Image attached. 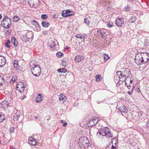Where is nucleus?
I'll return each instance as SVG.
<instances>
[{
	"label": "nucleus",
	"mask_w": 149,
	"mask_h": 149,
	"mask_svg": "<svg viewBox=\"0 0 149 149\" xmlns=\"http://www.w3.org/2000/svg\"><path fill=\"white\" fill-rule=\"evenodd\" d=\"M106 137H112L113 136V134L111 133V132L109 130H107Z\"/></svg>",
	"instance_id": "nucleus-33"
},
{
	"label": "nucleus",
	"mask_w": 149,
	"mask_h": 149,
	"mask_svg": "<svg viewBox=\"0 0 149 149\" xmlns=\"http://www.w3.org/2000/svg\"><path fill=\"white\" fill-rule=\"evenodd\" d=\"M34 118H35V119L36 120L38 118V116H35Z\"/></svg>",
	"instance_id": "nucleus-57"
},
{
	"label": "nucleus",
	"mask_w": 149,
	"mask_h": 149,
	"mask_svg": "<svg viewBox=\"0 0 149 149\" xmlns=\"http://www.w3.org/2000/svg\"><path fill=\"white\" fill-rule=\"evenodd\" d=\"M79 145L82 148L86 149L90 147L91 143H90L87 137H82L79 139Z\"/></svg>",
	"instance_id": "nucleus-1"
},
{
	"label": "nucleus",
	"mask_w": 149,
	"mask_h": 149,
	"mask_svg": "<svg viewBox=\"0 0 149 149\" xmlns=\"http://www.w3.org/2000/svg\"><path fill=\"white\" fill-rule=\"evenodd\" d=\"M67 125V122H65L64 123H63V127H65Z\"/></svg>",
	"instance_id": "nucleus-51"
},
{
	"label": "nucleus",
	"mask_w": 149,
	"mask_h": 149,
	"mask_svg": "<svg viewBox=\"0 0 149 149\" xmlns=\"http://www.w3.org/2000/svg\"><path fill=\"white\" fill-rule=\"evenodd\" d=\"M8 104V103L6 101H3L1 103V108L5 109L7 107Z\"/></svg>",
	"instance_id": "nucleus-21"
},
{
	"label": "nucleus",
	"mask_w": 149,
	"mask_h": 149,
	"mask_svg": "<svg viewBox=\"0 0 149 149\" xmlns=\"http://www.w3.org/2000/svg\"><path fill=\"white\" fill-rule=\"evenodd\" d=\"M113 24L112 22L110 23L107 24V26L109 28H111L113 26Z\"/></svg>",
	"instance_id": "nucleus-45"
},
{
	"label": "nucleus",
	"mask_w": 149,
	"mask_h": 149,
	"mask_svg": "<svg viewBox=\"0 0 149 149\" xmlns=\"http://www.w3.org/2000/svg\"><path fill=\"white\" fill-rule=\"evenodd\" d=\"M56 16V14H54L53 15V17L54 18H55Z\"/></svg>",
	"instance_id": "nucleus-56"
},
{
	"label": "nucleus",
	"mask_w": 149,
	"mask_h": 149,
	"mask_svg": "<svg viewBox=\"0 0 149 149\" xmlns=\"http://www.w3.org/2000/svg\"><path fill=\"white\" fill-rule=\"evenodd\" d=\"M112 144H110L108 145L106 148V149H116L118 147L116 145V143H115L114 145L113 144L112 142H111Z\"/></svg>",
	"instance_id": "nucleus-19"
},
{
	"label": "nucleus",
	"mask_w": 149,
	"mask_h": 149,
	"mask_svg": "<svg viewBox=\"0 0 149 149\" xmlns=\"http://www.w3.org/2000/svg\"><path fill=\"white\" fill-rule=\"evenodd\" d=\"M122 70H123L122 71V77L123 79H122L121 81H124L125 80L126 78L128 77H130L131 75V74L129 69L128 68L124 69L123 68Z\"/></svg>",
	"instance_id": "nucleus-5"
},
{
	"label": "nucleus",
	"mask_w": 149,
	"mask_h": 149,
	"mask_svg": "<svg viewBox=\"0 0 149 149\" xmlns=\"http://www.w3.org/2000/svg\"><path fill=\"white\" fill-rule=\"evenodd\" d=\"M118 110L122 113L125 114L127 112V110L125 106L120 107L118 109Z\"/></svg>",
	"instance_id": "nucleus-18"
},
{
	"label": "nucleus",
	"mask_w": 149,
	"mask_h": 149,
	"mask_svg": "<svg viewBox=\"0 0 149 149\" xmlns=\"http://www.w3.org/2000/svg\"><path fill=\"white\" fill-rule=\"evenodd\" d=\"M128 9H129V7H127V8H125V11H127L128 10Z\"/></svg>",
	"instance_id": "nucleus-53"
},
{
	"label": "nucleus",
	"mask_w": 149,
	"mask_h": 149,
	"mask_svg": "<svg viewBox=\"0 0 149 149\" xmlns=\"http://www.w3.org/2000/svg\"><path fill=\"white\" fill-rule=\"evenodd\" d=\"M1 79L2 81H3L2 82H1L0 84H1V85H2L3 84H3H4V80L3 79V78L1 76Z\"/></svg>",
	"instance_id": "nucleus-48"
},
{
	"label": "nucleus",
	"mask_w": 149,
	"mask_h": 149,
	"mask_svg": "<svg viewBox=\"0 0 149 149\" xmlns=\"http://www.w3.org/2000/svg\"><path fill=\"white\" fill-rule=\"evenodd\" d=\"M143 52L137 53L135 56V60L136 63L138 65H142L141 60L143 59Z\"/></svg>",
	"instance_id": "nucleus-6"
},
{
	"label": "nucleus",
	"mask_w": 149,
	"mask_h": 149,
	"mask_svg": "<svg viewBox=\"0 0 149 149\" xmlns=\"http://www.w3.org/2000/svg\"><path fill=\"white\" fill-rule=\"evenodd\" d=\"M6 59L3 56L1 55V67H3L5 64L6 63Z\"/></svg>",
	"instance_id": "nucleus-22"
},
{
	"label": "nucleus",
	"mask_w": 149,
	"mask_h": 149,
	"mask_svg": "<svg viewBox=\"0 0 149 149\" xmlns=\"http://www.w3.org/2000/svg\"><path fill=\"white\" fill-rule=\"evenodd\" d=\"M66 49H68V46H66Z\"/></svg>",
	"instance_id": "nucleus-62"
},
{
	"label": "nucleus",
	"mask_w": 149,
	"mask_h": 149,
	"mask_svg": "<svg viewBox=\"0 0 149 149\" xmlns=\"http://www.w3.org/2000/svg\"><path fill=\"white\" fill-rule=\"evenodd\" d=\"M85 35H81V34H78L75 37L78 38H80L81 39H84L85 38Z\"/></svg>",
	"instance_id": "nucleus-32"
},
{
	"label": "nucleus",
	"mask_w": 149,
	"mask_h": 149,
	"mask_svg": "<svg viewBox=\"0 0 149 149\" xmlns=\"http://www.w3.org/2000/svg\"><path fill=\"white\" fill-rule=\"evenodd\" d=\"M136 20V17L134 16H131L129 20V22L130 23L134 22Z\"/></svg>",
	"instance_id": "nucleus-27"
},
{
	"label": "nucleus",
	"mask_w": 149,
	"mask_h": 149,
	"mask_svg": "<svg viewBox=\"0 0 149 149\" xmlns=\"http://www.w3.org/2000/svg\"><path fill=\"white\" fill-rule=\"evenodd\" d=\"M43 33L45 35H46L47 34V32L46 31H44Z\"/></svg>",
	"instance_id": "nucleus-55"
},
{
	"label": "nucleus",
	"mask_w": 149,
	"mask_h": 149,
	"mask_svg": "<svg viewBox=\"0 0 149 149\" xmlns=\"http://www.w3.org/2000/svg\"><path fill=\"white\" fill-rule=\"evenodd\" d=\"M63 54L61 52H57L56 53V56L58 58H61L63 56Z\"/></svg>",
	"instance_id": "nucleus-38"
},
{
	"label": "nucleus",
	"mask_w": 149,
	"mask_h": 149,
	"mask_svg": "<svg viewBox=\"0 0 149 149\" xmlns=\"http://www.w3.org/2000/svg\"><path fill=\"white\" fill-rule=\"evenodd\" d=\"M2 113H1V122L5 121V122H6L7 119L6 116L3 114H2Z\"/></svg>",
	"instance_id": "nucleus-25"
},
{
	"label": "nucleus",
	"mask_w": 149,
	"mask_h": 149,
	"mask_svg": "<svg viewBox=\"0 0 149 149\" xmlns=\"http://www.w3.org/2000/svg\"><path fill=\"white\" fill-rule=\"evenodd\" d=\"M116 74L118 76L120 80L121 81L122 79H123V77H122V71H117L116 72Z\"/></svg>",
	"instance_id": "nucleus-28"
},
{
	"label": "nucleus",
	"mask_w": 149,
	"mask_h": 149,
	"mask_svg": "<svg viewBox=\"0 0 149 149\" xmlns=\"http://www.w3.org/2000/svg\"><path fill=\"white\" fill-rule=\"evenodd\" d=\"M58 72L61 73H65L67 72V70L65 68H59L57 70Z\"/></svg>",
	"instance_id": "nucleus-31"
},
{
	"label": "nucleus",
	"mask_w": 149,
	"mask_h": 149,
	"mask_svg": "<svg viewBox=\"0 0 149 149\" xmlns=\"http://www.w3.org/2000/svg\"><path fill=\"white\" fill-rule=\"evenodd\" d=\"M63 120H60V123H63Z\"/></svg>",
	"instance_id": "nucleus-59"
},
{
	"label": "nucleus",
	"mask_w": 149,
	"mask_h": 149,
	"mask_svg": "<svg viewBox=\"0 0 149 149\" xmlns=\"http://www.w3.org/2000/svg\"><path fill=\"white\" fill-rule=\"evenodd\" d=\"M116 25L118 26H123L124 25V21L122 18H118L116 21Z\"/></svg>",
	"instance_id": "nucleus-10"
},
{
	"label": "nucleus",
	"mask_w": 149,
	"mask_h": 149,
	"mask_svg": "<svg viewBox=\"0 0 149 149\" xmlns=\"http://www.w3.org/2000/svg\"><path fill=\"white\" fill-rule=\"evenodd\" d=\"M66 13H67V17L72 16L74 15V13L73 12L70 11L69 10H66Z\"/></svg>",
	"instance_id": "nucleus-30"
},
{
	"label": "nucleus",
	"mask_w": 149,
	"mask_h": 149,
	"mask_svg": "<svg viewBox=\"0 0 149 149\" xmlns=\"http://www.w3.org/2000/svg\"><path fill=\"white\" fill-rule=\"evenodd\" d=\"M59 99L60 102H64L66 100V97L65 95L61 94L59 95Z\"/></svg>",
	"instance_id": "nucleus-20"
},
{
	"label": "nucleus",
	"mask_w": 149,
	"mask_h": 149,
	"mask_svg": "<svg viewBox=\"0 0 149 149\" xmlns=\"http://www.w3.org/2000/svg\"><path fill=\"white\" fill-rule=\"evenodd\" d=\"M13 63L14 67L15 68L16 70H18L19 69V68L18 62L15 61Z\"/></svg>",
	"instance_id": "nucleus-36"
},
{
	"label": "nucleus",
	"mask_w": 149,
	"mask_h": 149,
	"mask_svg": "<svg viewBox=\"0 0 149 149\" xmlns=\"http://www.w3.org/2000/svg\"><path fill=\"white\" fill-rule=\"evenodd\" d=\"M84 57L81 55H77L74 58V61L75 63H79L84 59Z\"/></svg>",
	"instance_id": "nucleus-17"
},
{
	"label": "nucleus",
	"mask_w": 149,
	"mask_h": 149,
	"mask_svg": "<svg viewBox=\"0 0 149 149\" xmlns=\"http://www.w3.org/2000/svg\"><path fill=\"white\" fill-rule=\"evenodd\" d=\"M134 88V87H133L132 88V91H131V92H130V91H128V92H127V93H128L129 95H131V94L132 93V92H133V88Z\"/></svg>",
	"instance_id": "nucleus-49"
},
{
	"label": "nucleus",
	"mask_w": 149,
	"mask_h": 149,
	"mask_svg": "<svg viewBox=\"0 0 149 149\" xmlns=\"http://www.w3.org/2000/svg\"><path fill=\"white\" fill-rule=\"evenodd\" d=\"M29 144L31 145L34 146L37 144V142L36 139H34L32 137L29 138Z\"/></svg>",
	"instance_id": "nucleus-15"
},
{
	"label": "nucleus",
	"mask_w": 149,
	"mask_h": 149,
	"mask_svg": "<svg viewBox=\"0 0 149 149\" xmlns=\"http://www.w3.org/2000/svg\"><path fill=\"white\" fill-rule=\"evenodd\" d=\"M33 24H34L35 26L36 27V29L38 31H39L40 30V28L39 26V24L36 21L34 20H33Z\"/></svg>",
	"instance_id": "nucleus-24"
},
{
	"label": "nucleus",
	"mask_w": 149,
	"mask_h": 149,
	"mask_svg": "<svg viewBox=\"0 0 149 149\" xmlns=\"http://www.w3.org/2000/svg\"><path fill=\"white\" fill-rule=\"evenodd\" d=\"M10 41L9 40H8L5 43V45L8 48H9L10 47V45H9L10 43Z\"/></svg>",
	"instance_id": "nucleus-34"
},
{
	"label": "nucleus",
	"mask_w": 149,
	"mask_h": 149,
	"mask_svg": "<svg viewBox=\"0 0 149 149\" xmlns=\"http://www.w3.org/2000/svg\"><path fill=\"white\" fill-rule=\"evenodd\" d=\"M41 24L45 28L48 27L49 25V22L46 21H42Z\"/></svg>",
	"instance_id": "nucleus-29"
},
{
	"label": "nucleus",
	"mask_w": 149,
	"mask_h": 149,
	"mask_svg": "<svg viewBox=\"0 0 149 149\" xmlns=\"http://www.w3.org/2000/svg\"><path fill=\"white\" fill-rule=\"evenodd\" d=\"M2 18V16H1V19Z\"/></svg>",
	"instance_id": "nucleus-61"
},
{
	"label": "nucleus",
	"mask_w": 149,
	"mask_h": 149,
	"mask_svg": "<svg viewBox=\"0 0 149 149\" xmlns=\"http://www.w3.org/2000/svg\"><path fill=\"white\" fill-rule=\"evenodd\" d=\"M125 81V85L127 86V88L128 89H130V88H131V86H130V85H128V84L125 81Z\"/></svg>",
	"instance_id": "nucleus-46"
},
{
	"label": "nucleus",
	"mask_w": 149,
	"mask_h": 149,
	"mask_svg": "<svg viewBox=\"0 0 149 149\" xmlns=\"http://www.w3.org/2000/svg\"><path fill=\"white\" fill-rule=\"evenodd\" d=\"M120 84L119 81H118L116 84L117 86H119Z\"/></svg>",
	"instance_id": "nucleus-54"
},
{
	"label": "nucleus",
	"mask_w": 149,
	"mask_h": 149,
	"mask_svg": "<svg viewBox=\"0 0 149 149\" xmlns=\"http://www.w3.org/2000/svg\"><path fill=\"white\" fill-rule=\"evenodd\" d=\"M9 130L11 133H13L14 131V128L13 127H11L9 128Z\"/></svg>",
	"instance_id": "nucleus-43"
},
{
	"label": "nucleus",
	"mask_w": 149,
	"mask_h": 149,
	"mask_svg": "<svg viewBox=\"0 0 149 149\" xmlns=\"http://www.w3.org/2000/svg\"><path fill=\"white\" fill-rule=\"evenodd\" d=\"M31 71L33 75L36 77L39 76L41 73L40 67L37 64H33V66L31 68Z\"/></svg>",
	"instance_id": "nucleus-2"
},
{
	"label": "nucleus",
	"mask_w": 149,
	"mask_h": 149,
	"mask_svg": "<svg viewBox=\"0 0 149 149\" xmlns=\"http://www.w3.org/2000/svg\"><path fill=\"white\" fill-rule=\"evenodd\" d=\"M41 18L42 19H45L47 18V16L46 14H42L41 16Z\"/></svg>",
	"instance_id": "nucleus-41"
},
{
	"label": "nucleus",
	"mask_w": 149,
	"mask_h": 149,
	"mask_svg": "<svg viewBox=\"0 0 149 149\" xmlns=\"http://www.w3.org/2000/svg\"><path fill=\"white\" fill-rule=\"evenodd\" d=\"M11 25V19L8 17H5L3 18L1 24V26L6 29L9 28Z\"/></svg>",
	"instance_id": "nucleus-3"
},
{
	"label": "nucleus",
	"mask_w": 149,
	"mask_h": 149,
	"mask_svg": "<svg viewBox=\"0 0 149 149\" xmlns=\"http://www.w3.org/2000/svg\"><path fill=\"white\" fill-rule=\"evenodd\" d=\"M101 76L100 74H98L95 76L96 80L97 81H100L101 80Z\"/></svg>",
	"instance_id": "nucleus-37"
},
{
	"label": "nucleus",
	"mask_w": 149,
	"mask_h": 149,
	"mask_svg": "<svg viewBox=\"0 0 149 149\" xmlns=\"http://www.w3.org/2000/svg\"><path fill=\"white\" fill-rule=\"evenodd\" d=\"M1 6L2 8H4L5 7L4 4L2 3H1Z\"/></svg>",
	"instance_id": "nucleus-50"
},
{
	"label": "nucleus",
	"mask_w": 149,
	"mask_h": 149,
	"mask_svg": "<svg viewBox=\"0 0 149 149\" xmlns=\"http://www.w3.org/2000/svg\"><path fill=\"white\" fill-rule=\"evenodd\" d=\"M17 112L13 116V119L15 121H17L20 116V113L19 111H17Z\"/></svg>",
	"instance_id": "nucleus-23"
},
{
	"label": "nucleus",
	"mask_w": 149,
	"mask_h": 149,
	"mask_svg": "<svg viewBox=\"0 0 149 149\" xmlns=\"http://www.w3.org/2000/svg\"><path fill=\"white\" fill-rule=\"evenodd\" d=\"M44 98L42 95L41 94H39L37 96L35 101L37 103L41 102Z\"/></svg>",
	"instance_id": "nucleus-16"
},
{
	"label": "nucleus",
	"mask_w": 149,
	"mask_h": 149,
	"mask_svg": "<svg viewBox=\"0 0 149 149\" xmlns=\"http://www.w3.org/2000/svg\"><path fill=\"white\" fill-rule=\"evenodd\" d=\"M28 3L30 6H37L38 5L39 1V0H28Z\"/></svg>",
	"instance_id": "nucleus-13"
},
{
	"label": "nucleus",
	"mask_w": 149,
	"mask_h": 149,
	"mask_svg": "<svg viewBox=\"0 0 149 149\" xmlns=\"http://www.w3.org/2000/svg\"><path fill=\"white\" fill-rule=\"evenodd\" d=\"M25 34L23 35L22 40L23 42H26L32 38L33 37V34L31 31L26 30L24 31Z\"/></svg>",
	"instance_id": "nucleus-4"
},
{
	"label": "nucleus",
	"mask_w": 149,
	"mask_h": 149,
	"mask_svg": "<svg viewBox=\"0 0 149 149\" xmlns=\"http://www.w3.org/2000/svg\"><path fill=\"white\" fill-rule=\"evenodd\" d=\"M104 60H107L109 58V57L108 55L105 54V56L104 57Z\"/></svg>",
	"instance_id": "nucleus-44"
},
{
	"label": "nucleus",
	"mask_w": 149,
	"mask_h": 149,
	"mask_svg": "<svg viewBox=\"0 0 149 149\" xmlns=\"http://www.w3.org/2000/svg\"><path fill=\"white\" fill-rule=\"evenodd\" d=\"M49 46L51 48H54L56 50L59 48L58 43L57 42L52 41L51 43H50Z\"/></svg>",
	"instance_id": "nucleus-14"
},
{
	"label": "nucleus",
	"mask_w": 149,
	"mask_h": 149,
	"mask_svg": "<svg viewBox=\"0 0 149 149\" xmlns=\"http://www.w3.org/2000/svg\"><path fill=\"white\" fill-rule=\"evenodd\" d=\"M133 79H132V80L131 79L130 80V83L132 84L133 82Z\"/></svg>",
	"instance_id": "nucleus-58"
},
{
	"label": "nucleus",
	"mask_w": 149,
	"mask_h": 149,
	"mask_svg": "<svg viewBox=\"0 0 149 149\" xmlns=\"http://www.w3.org/2000/svg\"><path fill=\"white\" fill-rule=\"evenodd\" d=\"M66 10H63L62 13V15L63 17H67V13H66Z\"/></svg>",
	"instance_id": "nucleus-39"
},
{
	"label": "nucleus",
	"mask_w": 149,
	"mask_h": 149,
	"mask_svg": "<svg viewBox=\"0 0 149 149\" xmlns=\"http://www.w3.org/2000/svg\"><path fill=\"white\" fill-rule=\"evenodd\" d=\"M17 77L15 76L14 77L13 76L11 79V80H12L13 82H14L15 81Z\"/></svg>",
	"instance_id": "nucleus-47"
},
{
	"label": "nucleus",
	"mask_w": 149,
	"mask_h": 149,
	"mask_svg": "<svg viewBox=\"0 0 149 149\" xmlns=\"http://www.w3.org/2000/svg\"><path fill=\"white\" fill-rule=\"evenodd\" d=\"M107 130L106 129H99L97 132V136L100 138L102 137L106 136Z\"/></svg>",
	"instance_id": "nucleus-8"
},
{
	"label": "nucleus",
	"mask_w": 149,
	"mask_h": 149,
	"mask_svg": "<svg viewBox=\"0 0 149 149\" xmlns=\"http://www.w3.org/2000/svg\"><path fill=\"white\" fill-rule=\"evenodd\" d=\"M61 65L64 67H65L66 66V62L65 60H63L61 62Z\"/></svg>",
	"instance_id": "nucleus-40"
},
{
	"label": "nucleus",
	"mask_w": 149,
	"mask_h": 149,
	"mask_svg": "<svg viewBox=\"0 0 149 149\" xmlns=\"http://www.w3.org/2000/svg\"><path fill=\"white\" fill-rule=\"evenodd\" d=\"M19 19H20L19 17L17 15H14L13 17V20L14 21L17 22V21L19 20Z\"/></svg>",
	"instance_id": "nucleus-35"
},
{
	"label": "nucleus",
	"mask_w": 149,
	"mask_h": 149,
	"mask_svg": "<svg viewBox=\"0 0 149 149\" xmlns=\"http://www.w3.org/2000/svg\"><path fill=\"white\" fill-rule=\"evenodd\" d=\"M146 126L147 127H149V120H148L147 121L146 124Z\"/></svg>",
	"instance_id": "nucleus-52"
},
{
	"label": "nucleus",
	"mask_w": 149,
	"mask_h": 149,
	"mask_svg": "<svg viewBox=\"0 0 149 149\" xmlns=\"http://www.w3.org/2000/svg\"><path fill=\"white\" fill-rule=\"evenodd\" d=\"M11 41L12 43L16 47L17 46V42L15 38L14 37H12L11 39Z\"/></svg>",
	"instance_id": "nucleus-26"
},
{
	"label": "nucleus",
	"mask_w": 149,
	"mask_h": 149,
	"mask_svg": "<svg viewBox=\"0 0 149 149\" xmlns=\"http://www.w3.org/2000/svg\"><path fill=\"white\" fill-rule=\"evenodd\" d=\"M99 36H100L102 38H104L106 36V30L104 29H100L97 31Z\"/></svg>",
	"instance_id": "nucleus-12"
},
{
	"label": "nucleus",
	"mask_w": 149,
	"mask_h": 149,
	"mask_svg": "<svg viewBox=\"0 0 149 149\" xmlns=\"http://www.w3.org/2000/svg\"><path fill=\"white\" fill-rule=\"evenodd\" d=\"M14 149H16L15 148H14Z\"/></svg>",
	"instance_id": "nucleus-63"
},
{
	"label": "nucleus",
	"mask_w": 149,
	"mask_h": 149,
	"mask_svg": "<svg viewBox=\"0 0 149 149\" xmlns=\"http://www.w3.org/2000/svg\"><path fill=\"white\" fill-rule=\"evenodd\" d=\"M99 121V119L97 118H94L90 120L88 123V125L90 126H93L95 125Z\"/></svg>",
	"instance_id": "nucleus-11"
},
{
	"label": "nucleus",
	"mask_w": 149,
	"mask_h": 149,
	"mask_svg": "<svg viewBox=\"0 0 149 149\" xmlns=\"http://www.w3.org/2000/svg\"><path fill=\"white\" fill-rule=\"evenodd\" d=\"M97 103H98V104H99V103H101V102H100H100L97 101Z\"/></svg>",
	"instance_id": "nucleus-60"
},
{
	"label": "nucleus",
	"mask_w": 149,
	"mask_h": 149,
	"mask_svg": "<svg viewBox=\"0 0 149 149\" xmlns=\"http://www.w3.org/2000/svg\"><path fill=\"white\" fill-rule=\"evenodd\" d=\"M143 59L141 60L142 65L149 63V54L147 52H143Z\"/></svg>",
	"instance_id": "nucleus-7"
},
{
	"label": "nucleus",
	"mask_w": 149,
	"mask_h": 149,
	"mask_svg": "<svg viewBox=\"0 0 149 149\" xmlns=\"http://www.w3.org/2000/svg\"><path fill=\"white\" fill-rule=\"evenodd\" d=\"M16 88L19 92H23L24 89V84L22 82H19L17 84Z\"/></svg>",
	"instance_id": "nucleus-9"
},
{
	"label": "nucleus",
	"mask_w": 149,
	"mask_h": 149,
	"mask_svg": "<svg viewBox=\"0 0 149 149\" xmlns=\"http://www.w3.org/2000/svg\"><path fill=\"white\" fill-rule=\"evenodd\" d=\"M84 22L86 24H87L88 25H89V20H88L87 19H84Z\"/></svg>",
	"instance_id": "nucleus-42"
}]
</instances>
